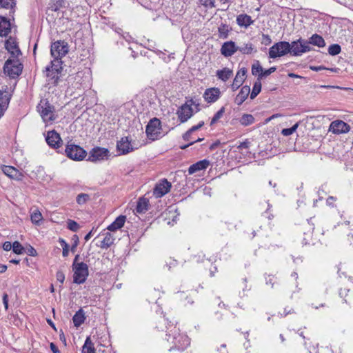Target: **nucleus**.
Listing matches in <instances>:
<instances>
[{
  "label": "nucleus",
  "instance_id": "14",
  "mask_svg": "<svg viewBox=\"0 0 353 353\" xmlns=\"http://www.w3.org/2000/svg\"><path fill=\"white\" fill-rule=\"evenodd\" d=\"M350 130V125L341 120L334 121L330 126V131L334 134L346 133Z\"/></svg>",
  "mask_w": 353,
  "mask_h": 353
},
{
  "label": "nucleus",
  "instance_id": "26",
  "mask_svg": "<svg viewBox=\"0 0 353 353\" xmlns=\"http://www.w3.org/2000/svg\"><path fill=\"white\" fill-rule=\"evenodd\" d=\"M12 97V92L8 90L7 88L3 90H0V105L5 108V110L7 109L10 101Z\"/></svg>",
  "mask_w": 353,
  "mask_h": 353
},
{
  "label": "nucleus",
  "instance_id": "25",
  "mask_svg": "<svg viewBox=\"0 0 353 353\" xmlns=\"http://www.w3.org/2000/svg\"><path fill=\"white\" fill-rule=\"evenodd\" d=\"M125 220V216L120 215L114 220V221H113L110 225L108 226L107 229L112 232L117 231L124 225Z\"/></svg>",
  "mask_w": 353,
  "mask_h": 353
},
{
  "label": "nucleus",
  "instance_id": "59",
  "mask_svg": "<svg viewBox=\"0 0 353 353\" xmlns=\"http://www.w3.org/2000/svg\"><path fill=\"white\" fill-rule=\"evenodd\" d=\"M310 69L313 71H320L322 70H325V68L324 66L320 65V66H310Z\"/></svg>",
  "mask_w": 353,
  "mask_h": 353
},
{
  "label": "nucleus",
  "instance_id": "61",
  "mask_svg": "<svg viewBox=\"0 0 353 353\" xmlns=\"http://www.w3.org/2000/svg\"><path fill=\"white\" fill-rule=\"evenodd\" d=\"M59 241L62 248L68 245L67 242L63 239H59Z\"/></svg>",
  "mask_w": 353,
  "mask_h": 353
},
{
  "label": "nucleus",
  "instance_id": "34",
  "mask_svg": "<svg viewBox=\"0 0 353 353\" xmlns=\"http://www.w3.org/2000/svg\"><path fill=\"white\" fill-rule=\"evenodd\" d=\"M82 353H95L94 344L89 336L85 339V343L82 347Z\"/></svg>",
  "mask_w": 353,
  "mask_h": 353
},
{
  "label": "nucleus",
  "instance_id": "28",
  "mask_svg": "<svg viewBox=\"0 0 353 353\" xmlns=\"http://www.w3.org/2000/svg\"><path fill=\"white\" fill-rule=\"evenodd\" d=\"M308 46L313 45L319 48H323L325 46L324 39L318 34H314L307 40Z\"/></svg>",
  "mask_w": 353,
  "mask_h": 353
},
{
  "label": "nucleus",
  "instance_id": "27",
  "mask_svg": "<svg viewBox=\"0 0 353 353\" xmlns=\"http://www.w3.org/2000/svg\"><path fill=\"white\" fill-rule=\"evenodd\" d=\"M10 21L3 17H0V37H6L10 32Z\"/></svg>",
  "mask_w": 353,
  "mask_h": 353
},
{
  "label": "nucleus",
  "instance_id": "37",
  "mask_svg": "<svg viewBox=\"0 0 353 353\" xmlns=\"http://www.w3.org/2000/svg\"><path fill=\"white\" fill-rule=\"evenodd\" d=\"M253 45L252 43L243 44L241 46H237V51L245 54H251L253 51Z\"/></svg>",
  "mask_w": 353,
  "mask_h": 353
},
{
  "label": "nucleus",
  "instance_id": "6",
  "mask_svg": "<svg viewBox=\"0 0 353 353\" xmlns=\"http://www.w3.org/2000/svg\"><path fill=\"white\" fill-rule=\"evenodd\" d=\"M23 66L18 59H8L3 66V71L9 77L14 79L22 72Z\"/></svg>",
  "mask_w": 353,
  "mask_h": 353
},
{
  "label": "nucleus",
  "instance_id": "33",
  "mask_svg": "<svg viewBox=\"0 0 353 353\" xmlns=\"http://www.w3.org/2000/svg\"><path fill=\"white\" fill-rule=\"evenodd\" d=\"M114 241V237L110 232L105 234V237L101 242L100 247L103 249H107L110 247Z\"/></svg>",
  "mask_w": 353,
  "mask_h": 353
},
{
  "label": "nucleus",
  "instance_id": "46",
  "mask_svg": "<svg viewBox=\"0 0 353 353\" xmlns=\"http://www.w3.org/2000/svg\"><path fill=\"white\" fill-rule=\"evenodd\" d=\"M12 250L14 253L21 254L23 253L24 248L19 241H14L12 243Z\"/></svg>",
  "mask_w": 353,
  "mask_h": 353
},
{
  "label": "nucleus",
  "instance_id": "32",
  "mask_svg": "<svg viewBox=\"0 0 353 353\" xmlns=\"http://www.w3.org/2000/svg\"><path fill=\"white\" fill-rule=\"evenodd\" d=\"M85 319V313L82 309L79 310L72 318L75 327H79L84 322Z\"/></svg>",
  "mask_w": 353,
  "mask_h": 353
},
{
  "label": "nucleus",
  "instance_id": "39",
  "mask_svg": "<svg viewBox=\"0 0 353 353\" xmlns=\"http://www.w3.org/2000/svg\"><path fill=\"white\" fill-rule=\"evenodd\" d=\"M219 37L221 39H226L228 32H229V27L226 24H221L218 28Z\"/></svg>",
  "mask_w": 353,
  "mask_h": 353
},
{
  "label": "nucleus",
  "instance_id": "11",
  "mask_svg": "<svg viewBox=\"0 0 353 353\" xmlns=\"http://www.w3.org/2000/svg\"><path fill=\"white\" fill-rule=\"evenodd\" d=\"M77 88H86L90 85V71L88 68H85L82 71H79L74 77Z\"/></svg>",
  "mask_w": 353,
  "mask_h": 353
},
{
  "label": "nucleus",
  "instance_id": "20",
  "mask_svg": "<svg viewBox=\"0 0 353 353\" xmlns=\"http://www.w3.org/2000/svg\"><path fill=\"white\" fill-rule=\"evenodd\" d=\"M3 172L10 177V179L21 181L23 178V174L16 168L12 166L4 165L2 168Z\"/></svg>",
  "mask_w": 353,
  "mask_h": 353
},
{
  "label": "nucleus",
  "instance_id": "13",
  "mask_svg": "<svg viewBox=\"0 0 353 353\" xmlns=\"http://www.w3.org/2000/svg\"><path fill=\"white\" fill-rule=\"evenodd\" d=\"M171 186V183L167 179L161 180L156 185L153 194L157 198L162 197L170 191Z\"/></svg>",
  "mask_w": 353,
  "mask_h": 353
},
{
  "label": "nucleus",
  "instance_id": "51",
  "mask_svg": "<svg viewBox=\"0 0 353 353\" xmlns=\"http://www.w3.org/2000/svg\"><path fill=\"white\" fill-rule=\"evenodd\" d=\"M204 125V121H200L198 125L192 126L190 130L192 133L200 129Z\"/></svg>",
  "mask_w": 353,
  "mask_h": 353
},
{
  "label": "nucleus",
  "instance_id": "58",
  "mask_svg": "<svg viewBox=\"0 0 353 353\" xmlns=\"http://www.w3.org/2000/svg\"><path fill=\"white\" fill-rule=\"evenodd\" d=\"M203 139H200V138H199L198 139H196V140H195V141H190L188 145H185L181 146V149H185V148H187L189 145H192L194 143L201 141Z\"/></svg>",
  "mask_w": 353,
  "mask_h": 353
},
{
  "label": "nucleus",
  "instance_id": "38",
  "mask_svg": "<svg viewBox=\"0 0 353 353\" xmlns=\"http://www.w3.org/2000/svg\"><path fill=\"white\" fill-rule=\"evenodd\" d=\"M31 221L33 223L39 225L40 221L42 220L43 216L39 210H34L30 216Z\"/></svg>",
  "mask_w": 353,
  "mask_h": 353
},
{
  "label": "nucleus",
  "instance_id": "44",
  "mask_svg": "<svg viewBox=\"0 0 353 353\" xmlns=\"http://www.w3.org/2000/svg\"><path fill=\"white\" fill-rule=\"evenodd\" d=\"M225 112V108L224 107H222L214 115V117H212V120H211V122H210V125H214V123H216L219 119L220 118L222 117L223 113Z\"/></svg>",
  "mask_w": 353,
  "mask_h": 353
},
{
  "label": "nucleus",
  "instance_id": "12",
  "mask_svg": "<svg viewBox=\"0 0 353 353\" xmlns=\"http://www.w3.org/2000/svg\"><path fill=\"white\" fill-rule=\"evenodd\" d=\"M190 104L185 103L182 105L176 112L181 123L186 122L193 115V110L192 108V101H190Z\"/></svg>",
  "mask_w": 353,
  "mask_h": 353
},
{
  "label": "nucleus",
  "instance_id": "4",
  "mask_svg": "<svg viewBox=\"0 0 353 353\" xmlns=\"http://www.w3.org/2000/svg\"><path fill=\"white\" fill-rule=\"evenodd\" d=\"M65 153L69 159L77 161L83 160L87 155L83 148L69 142L65 145Z\"/></svg>",
  "mask_w": 353,
  "mask_h": 353
},
{
  "label": "nucleus",
  "instance_id": "55",
  "mask_svg": "<svg viewBox=\"0 0 353 353\" xmlns=\"http://www.w3.org/2000/svg\"><path fill=\"white\" fill-rule=\"evenodd\" d=\"M192 134V132H190V130H188L183 135V139L186 141H190V136Z\"/></svg>",
  "mask_w": 353,
  "mask_h": 353
},
{
  "label": "nucleus",
  "instance_id": "8",
  "mask_svg": "<svg viewBox=\"0 0 353 353\" xmlns=\"http://www.w3.org/2000/svg\"><path fill=\"white\" fill-rule=\"evenodd\" d=\"M290 43L287 41H279L274 43L269 50V57L276 59L290 53Z\"/></svg>",
  "mask_w": 353,
  "mask_h": 353
},
{
  "label": "nucleus",
  "instance_id": "60",
  "mask_svg": "<svg viewBox=\"0 0 353 353\" xmlns=\"http://www.w3.org/2000/svg\"><path fill=\"white\" fill-rule=\"evenodd\" d=\"M249 147V143L248 142H242L241 143L240 145L239 146V148H248Z\"/></svg>",
  "mask_w": 353,
  "mask_h": 353
},
{
  "label": "nucleus",
  "instance_id": "49",
  "mask_svg": "<svg viewBox=\"0 0 353 353\" xmlns=\"http://www.w3.org/2000/svg\"><path fill=\"white\" fill-rule=\"evenodd\" d=\"M272 43V39L270 37L268 34H262V41L261 43L265 46H269Z\"/></svg>",
  "mask_w": 353,
  "mask_h": 353
},
{
  "label": "nucleus",
  "instance_id": "47",
  "mask_svg": "<svg viewBox=\"0 0 353 353\" xmlns=\"http://www.w3.org/2000/svg\"><path fill=\"white\" fill-rule=\"evenodd\" d=\"M67 227L72 232H77L79 228V224L76 221L71 219L68 221Z\"/></svg>",
  "mask_w": 353,
  "mask_h": 353
},
{
  "label": "nucleus",
  "instance_id": "19",
  "mask_svg": "<svg viewBox=\"0 0 353 353\" xmlns=\"http://www.w3.org/2000/svg\"><path fill=\"white\" fill-rule=\"evenodd\" d=\"M237 51V46L233 41H227L223 43L221 48V54L225 57H229L233 55Z\"/></svg>",
  "mask_w": 353,
  "mask_h": 353
},
{
  "label": "nucleus",
  "instance_id": "35",
  "mask_svg": "<svg viewBox=\"0 0 353 353\" xmlns=\"http://www.w3.org/2000/svg\"><path fill=\"white\" fill-rule=\"evenodd\" d=\"M240 123L243 126H248L254 122V118L252 114H243L239 120Z\"/></svg>",
  "mask_w": 353,
  "mask_h": 353
},
{
  "label": "nucleus",
  "instance_id": "31",
  "mask_svg": "<svg viewBox=\"0 0 353 353\" xmlns=\"http://www.w3.org/2000/svg\"><path fill=\"white\" fill-rule=\"evenodd\" d=\"M149 200L145 197L139 199L136 208V210L139 213L145 212L148 209Z\"/></svg>",
  "mask_w": 353,
  "mask_h": 353
},
{
  "label": "nucleus",
  "instance_id": "36",
  "mask_svg": "<svg viewBox=\"0 0 353 353\" xmlns=\"http://www.w3.org/2000/svg\"><path fill=\"white\" fill-rule=\"evenodd\" d=\"M261 80L257 79V80L254 82L252 90L250 93V99H254L261 92Z\"/></svg>",
  "mask_w": 353,
  "mask_h": 353
},
{
  "label": "nucleus",
  "instance_id": "3",
  "mask_svg": "<svg viewBox=\"0 0 353 353\" xmlns=\"http://www.w3.org/2000/svg\"><path fill=\"white\" fill-rule=\"evenodd\" d=\"M37 108L44 122L55 119L54 108L47 99H41Z\"/></svg>",
  "mask_w": 353,
  "mask_h": 353
},
{
  "label": "nucleus",
  "instance_id": "48",
  "mask_svg": "<svg viewBox=\"0 0 353 353\" xmlns=\"http://www.w3.org/2000/svg\"><path fill=\"white\" fill-rule=\"evenodd\" d=\"M276 70V68L275 67H271L270 68L268 69V70H263V72L262 73H260L259 74V77L257 79H259V80L261 81V79L264 77H266L268 76H269L270 74H271L272 73H273L274 71Z\"/></svg>",
  "mask_w": 353,
  "mask_h": 353
},
{
  "label": "nucleus",
  "instance_id": "22",
  "mask_svg": "<svg viewBox=\"0 0 353 353\" xmlns=\"http://www.w3.org/2000/svg\"><path fill=\"white\" fill-rule=\"evenodd\" d=\"M5 47L13 57H17L21 54V51L18 47L17 43L11 37L6 41Z\"/></svg>",
  "mask_w": 353,
  "mask_h": 353
},
{
  "label": "nucleus",
  "instance_id": "62",
  "mask_svg": "<svg viewBox=\"0 0 353 353\" xmlns=\"http://www.w3.org/2000/svg\"><path fill=\"white\" fill-rule=\"evenodd\" d=\"M336 199L334 196H329L327 199V205H332V201H335Z\"/></svg>",
  "mask_w": 353,
  "mask_h": 353
},
{
  "label": "nucleus",
  "instance_id": "50",
  "mask_svg": "<svg viewBox=\"0 0 353 353\" xmlns=\"http://www.w3.org/2000/svg\"><path fill=\"white\" fill-rule=\"evenodd\" d=\"M57 280L61 283H63L65 280V274L62 271H58L56 274Z\"/></svg>",
  "mask_w": 353,
  "mask_h": 353
},
{
  "label": "nucleus",
  "instance_id": "15",
  "mask_svg": "<svg viewBox=\"0 0 353 353\" xmlns=\"http://www.w3.org/2000/svg\"><path fill=\"white\" fill-rule=\"evenodd\" d=\"M46 141L49 146L53 148H59L62 142L59 134H58L55 130L48 132Z\"/></svg>",
  "mask_w": 353,
  "mask_h": 353
},
{
  "label": "nucleus",
  "instance_id": "10",
  "mask_svg": "<svg viewBox=\"0 0 353 353\" xmlns=\"http://www.w3.org/2000/svg\"><path fill=\"white\" fill-rule=\"evenodd\" d=\"M110 156V152L104 148L96 147L91 150L89 153L88 160L91 162H99L108 160Z\"/></svg>",
  "mask_w": 353,
  "mask_h": 353
},
{
  "label": "nucleus",
  "instance_id": "5",
  "mask_svg": "<svg viewBox=\"0 0 353 353\" xmlns=\"http://www.w3.org/2000/svg\"><path fill=\"white\" fill-rule=\"evenodd\" d=\"M69 47L67 42L61 40L57 41L52 43L50 53L54 60H60L68 54Z\"/></svg>",
  "mask_w": 353,
  "mask_h": 353
},
{
  "label": "nucleus",
  "instance_id": "17",
  "mask_svg": "<svg viewBox=\"0 0 353 353\" xmlns=\"http://www.w3.org/2000/svg\"><path fill=\"white\" fill-rule=\"evenodd\" d=\"M221 91L219 88H212L205 90L203 98L208 103H214L219 99Z\"/></svg>",
  "mask_w": 353,
  "mask_h": 353
},
{
  "label": "nucleus",
  "instance_id": "64",
  "mask_svg": "<svg viewBox=\"0 0 353 353\" xmlns=\"http://www.w3.org/2000/svg\"><path fill=\"white\" fill-rule=\"evenodd\" d=\"M288 76L290 77H292V78H301V76L298 75V74H296L294 73H289L288 74Z\"/></svg>",
  "mask_w": 353,
  "mask_h": 353
},
{
  "label": "nucleus",
  "instance_id": "2",
  "mask_svg": "<svg viewBox=\"0 0 353 353\" xmlns=\"http://www.w3.org/2000/svg\"><path fill=\"white\" fill-rule=\"evenodd\" d=\"M74 271L73 281L77 284H82L85 282L88 275V266L86 263L81 262L79 263L72 264Z\"/></svg>",
  "mask_w": 353,
  "mask_h": 353
},
{
  "label": "nucleus",
  "instance_id": "23",
  "mask_svg": "<svg viewBox=\"0 0 353 353\" xmlns=\"http://www.w3.org/2000/svg\"><path fill=\"white\" fill-rule=\"evenodd\" d=\"M210 165V161L206 159H203L192 164L188 168L189 174H192L198 171L206 169Z\"/></svg>",
  "mask_w": 353,
  "mask_h": 353
},
{
  "label": "nucleus",
  "instance_id": "24",
  "mask_svg": "<svg viewBox=\"0 0 353 353\" xmlns=\"http://www.w3.org/2000/svg\"><path fill=\"white\" fill-rule=\"evenodd\" d=\"M250 93V88L248 85H244L241 89L239 94L236 95L234 102L238 105H241L248 98L249 94Z\"/></svg>",
  "mask_w": 353,
  "mask_h": 353
},
{
  "label": "nucleus",
  "instance_id": "53",
  "mask_svg": "<svg viewBox=\"0 0 353 353\" xmlns=\"http://www.w3.org/2000/svg\"><path fill=\"white\" fill-rule=\"evenodd\" d=\"M28 254L30 256H34L37 254L36 250L34 248H32V246H30V248H28Z\"/></svg>",
  "mask_w": 353,
  "mask_h": 353
},
{
  "label": "nucleus",
  "instance_id": "41",
  "mask_svg": "<svg viewBox=\"0 0 353 353\" xmlns=\"http://www.w3.org/2000/svg\"><path fill=\"white\" fill-rule=\"evenodd\" d=\"M90 199V196L88 194L81 193L77 196V203L79 205L85 204Z\"/></svg>",
  "mask_w": 353,
  "mask_h": 353
},
{
  "label": "nucleus",
  "instance_id": "63",
  "mask_svg": "<svg viewBox=\"0 0 353 353\" xmlns=\"http://www.w3.org/2000/svg\"><path fill=\"white\" fill-rule=\"evenodd\" d=\"M7 270V266L5 265L0 264V273H3L6 272Z\"/></svg>",
  "mask_w": 353,
  "mask_h": 353
},
{
  "label": "nucleus",
  "instance_id": "1",
  "mask_svg": "<svg viewBox=\"0 0 353 353\" xmlns=\"http://www.w3.org/2000/svg\"><path fill=\"white\" fill-rule=\"evenodd\" d=\"M62 61L60 60H52L49 65L46 67L43 72L48 79V81L51 83H57L59 80V75L62 70Z\"/></svg>",
  "mask_w": 353,
  "mask_h": 353
},
{
  "label": "nucleus",
  "instance_id": "29",
  "mask_svg": "<svg viewBox=\"0 0 353 353\" xmlns=\"http://www.w3.org/2000/svg\"><path fill=\"white\" fill-rule=\"evenodd\" d=\"M236 23L240 26L247 28L253 23V21L251 17L248 14H239L236 18Z\"/></svg>",
  "mask_w": 353,
  "mask_h": 353
},
{
  "label": "nucleus",
  "instance_id": "40",
  "mask_svg": "<svg viewBox=\"0 0 353 353\" xmlns=\"http://www.w3.org/2000/svg\"><path fill=\"white\" fill-rule=\"evenodd\" d=\"M341 48L339 44H332L328 48V53L330 55H337L341 52Z\"/></svg>",
  "mask_w": 353,
  "mask_h": 353
},
{
  "label": "nucleus",
  "instance_id": "42",
  "mask_svg": "<svg viewBox=\"0 0 353 353\" xmlns=\"http://www.w3.org/2000/svg\"><path fill=\"white\" fill-rule=\"evenodd\" d=\"M263 68L260 65L259 62L257 61L254 63L252 66V74L254 76H258L260 73L263 72Z\"/></svg>",
  "mask_w": 353,
  "mask_h": 353
},
{
  "label": "nucleus",
  "instance_id": "7",
  "mask_svg": "<svg viewBox=\"0 0 353 353\" xmlns=\"http://www.w3.org/2000/svg\"><path fill=\"white\" fill-rule=\"evenodd\" d=\"M290 53L293 56H301L303 53L312 50V48L308 46L307 41L301 38L290 43Z\"/></svg>",
  "mask_w": 353,
  "mask_h": 353
},
{
  "label": "nucleus",
  "instance_id": "9",
  "mask_svg": "<svg viewBox=\"0 0 353 353\" xmlns=\"http://www.w3.org/2000/svg\"><path fill=\"white\" fill-rule=\"evenodd\" d=\"M161 121L157 118L151 119L146 126L145 132L147 137L154 141L161 137Z\"/></svg>",
  "mask_w": 353,
  "mask_h": 353
},
{
  "label": "nucleus",
  "instance_id": "57",
  "mask_svg": "<svg viewBox=\"0 0 353 353\" xmlns=\"http://www.w3.org/2000/svg\"><path fill=\"white\" fill-rule=\"evenodd\" d=\"M63 256L66 257L68 256L69 254V245L65 247H63Z\"/></svg>",
  "mask_w": 353,
  "mask_h": 353
},
{
  "label": "nucleus",
  "instance_id": "45",
  "mask_svg": "<svg viewBox=\"0 0 353 353\" xmlns=\"http://www.w3.org/2000/svg\"><path fill=\"white\" fill-rule=\"evenodd\" d=\"M15 4L14 0H0V6L3 8H12Z\"/></svg>",
  "mask_w": 353,
  "mask_h": 353
},
{
  "label": "nucleus",
  "instance_id": "54",
  "mask_svg": "<svg viewBox=\"0 0 353 353\" xmlns=\"http://www.w3.org/2000/svg\"><path fill=\"white\" fill-rule=\"evenodd\" d=\"M3 303L6 309L8 307V296L7 294H4L3 296Z\"/></svg>",
  "mask_w": 353,
  "mask_h": 353
},
{
  "label": "nucleus",
  "instance_id": "43",
  "mask_svg": "<svg viewBox=\"0 0 353 353\" xmlns=\"http://www.w3.org/2000/svg\"><path fill=\"white\" fill-rule=\"evenodd\" d=\"M298 127H299V123H296L292 127H291L290 128L283 129L281 131V134L283 136H286V137L290 136V135L292 134L296 130Z\"/></svg>",
  "mask_w": 353,
  "mask_h": 353
},
{
  "label": "nucleus",
  "instance_id": "30",
  "mask_svg": "<svg viewBox=\"0 0 353 353\" xmlns=\"http://www.w3.org/2000/svg\"><path fill=\"white\" fill-rule=\"evenodd\" d=\"M233 72L228 68H224L223 70L216 71V77L223 81H228L232 75Z\"/></svg>",
  "mask_w": 353,
  "mask_h": 353
},
{
  "label": "nucleus",
  "instance_id": "16",
  "mask_svg": "<svg viewBox=\"0 0 353 353\" xmlns=\"http://www.w3.org/2000/svg\"><path fill=\"white\" fill-rule=\"evenodd\" d=\"M172 341L176 349L179 350H184L190 344V340L186 335L178 334L176 336H173Z\"/></svg>",
  "mask_w": 353,
  "mask_h": 353
},
{
  "label": "nucleus",
  "instance_id": "56",
  "mask_svg": "<svg viewBox=\"0 0 353 353\" xmlns=\"http://www.w3.org/2000/svg\"><path fill=\"white\" fill-rule=\"evenodd\" d=\"M50 349L53 353H61L57 345L53 343H50Z\"/></svg>",
  "mask_w": 353,
  "mask_h": 353
},
{
  "label": "nucleus",
  "instance_id": "18",
  "mask_svg": "<svg viewBox=\"0 0 353 353\" xmlns=\"http://www.w3.org/2000/svg\"><path fill=\"white\" fill-rule=\"evenodd\" d=\"M117 149L121 154H125L133 150L130 140L128 137H125L118 141L117 145Z\"/></svg>",
  "mask_w": 353,
  "mask_h": 353
},
{
  "label": "nucleus",
  "instance_id": "21",
  "mask_svg": "<svg viewBox=\"0 0 353 353\" xmlns=\"http://www.w3.org/2000/svg\"><path fill=\"white\" fill-rule=\"evenodd\" d=\"M246 73L247 70L245 68L240 69L237 72L236 77L232 84V88L233 90H237L243 84L245 79Z\"/></svg>",
  "mask_w": 353,
  "mask_h": 353
},
{
  "label": "nucleus",
  "instance_id": "52",
  "mask_svg": "<svg viewBox=\"0 0 353 353\" xmlns=\"http://www.w3.org/2000/svg\"><path fill=\"white\" fill-rule=\"evenodd\" d=\"M12 248V244L10 241H6L3 244V249L6 251H10Z\"/></svg>",
  "mask_w": 353,
  "mask_h": 353
}]
</instances>
